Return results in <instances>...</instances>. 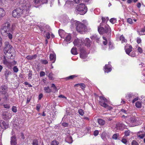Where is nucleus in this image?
<instances>
[{
    "mask_svg": "<svg viewBox=\"0 0 145 145\" xmlns=\"http://www.w3.org/2000/svg\"><path fill=\"white\" fill-rule=\"evenodd\" d=\"M74 46L79 48L80 51V57L82 59H85L87 57L88 53L86 52L84 45L87 47H89L91 44V42L89 38L86 39L84 40L83 39H75L73 42Z\"/></svg>",
    "mask_w": 145,
    "mask_h": 145,
    "instance_id": "nucleus-1",
    "label": "nucleus"
},
{
    "mask_svg": "<svg viewBox=\"0 0 145 145\" xmlns=\"http://www.w3.org/2000/svg\"><path fill=\"white\" fill-rule=\"evenodd\" d=\"M30 7V5L29 1H27L25 3L24 2L19 8H16L13 10L12 12L13 17L20 18L22 16L25 17L29 15Z\"/></svg>",
    "mask_w": 145,
    "mask_h": 145,
    "instance_id": "nucleus-2",
    "label": "nucleus"
},
{
    "mask_svg": "<svg viewBox=\"0 0 145 145\" xmlns=\"http://www.w3.org/2000/svg\"><path fill=\"white\" fill-rule=\"evenodd\" d=\"M16 26L15 24H13L11 25L10 22L7 21L3 24L1 29V32L2 33H5V35H7L9 39L11 40Z\"/></svg>",
    "mask_w": 145,
    "mask_h": 145,
    "instance_id": "nucleus-3",
    "label": "nucleus"
},
{
    "mask_svg": "<svg viewBox=\"0 0 145 145\" xmlns=\"http://www.w3.org/2000/svg\"><path fill=\"white\" fill-rule=\"evenodd\" d=\"M74 23L75 25L77 31L81 33H83L84 32L88 31L89 29L87 27L88 24L86 20H84L82 22L75 20L74 21Z\"/></svg>",
    "mask_w": 145,
    "mask_h": 145,
    "instance_id": "nucleus-4",
    "label": "nucleus"
},
{
    "mask_svg": "<svg viewBox=\"0 0 145 145\" xmlns=\"http://www.w3.org/2000/svg\"><path fill=\"white\" fill-rule=\"evenodd\" d=\"M5 47L4 49V52L8 58L12 59L14 58L13 56L14 50L12 46L9 44L8 42H5Z\"/></svg>",
    "mask_w": 145,
    "mask_h": 145,
    "instance_id": "nucleus-5",
    "label": "nucleus"
},
{
    "mask_svg": "<svg viewBox=\"0 0 145 145\" xmlns=\"http://www.w3.org/2000/svg\"><path fill=\"white\" fill-rule=\"evenodd\" d=\"M88 11V8L84 3H81L77 5L75 8L74 12L75 14H84Z\"/></svg>",
    "mask_w": 145,
    "mask_h": 145,
    "instance_id": "nucleus-6",
    "label": "nucleus"
},
{
    "mask_svg": "<svg viewBox=\"0 0 145 145\" xmlns=\"http://www.w3.org/2000/svg\"><path fill=\"white\" fill-rule=\"evenodd\" d=\"M108 101L107 99L103 96H101L99 97V103L101 106L104 107L109 110L112 109V107L108 105L107 103Z\"/></svg>",
    "mask_w": 145,
    "mask_h": 145,
    "instance_id": "nucleus-7",
    "label": "nucleus"
},
{
    "mask_svg": "<svg viewBox=\"0 0 145 145\" xmlns=\"http://www.w3.org/2000/svg\"><path fill=\"white\" fill-rule=\"evenodd\" d=\"M102 24H101L98 27V31L100 34H103L105 33H108L109 34L110 33L111 29L109 26H105V28L103 27H101Z\"/></svg>",
    "mask_w": 145,
    "mask_h": 145,
    "instance_id": "nucleus-8",
    "label": "nucleus"
},
{
    "mask_svg": "<svg viewBox=\"0 0 145 145\" xmlns=\"http://www.w3.org/2000/svg\"><path fill=\"white\" fill-rule=\"evenodd\" d=\"M3 63L4 65H5L8 68H11L12 66L16 64L17 62L15 61H13L12 62L9 61L7 60L5 57L3 58Z\"/></svg>",
    "mask_w": 145,
    "mask_h": 145,
    "instance_id": "nucleus-9",
    "label": "nucleus"
},
{
    "mask_svg": "<svg viewBox=\"0 0 145 145\" xmlns=\"http://www.w3.org/2000/svg\"><path fill=\"white\" fill-rule=\"evenodd\" d=\"M122 117L124 118L125 120V122L127 124L129 123V122H127V120L131 123L135 122L136 121V118L135 117H130L129 116H125V115H123Z\"/></svg>",
    "mask_w": 145,
    "mask_h": 145,
    "instance_id": "nucleus-10",
    "label": "nucleus"
},
{
    "mask_svg": "<svg viewBox=\"0 0 145 145\" xmlns=\"http://www.w3.org/2000/svg\"><path fill=\"white\" fill-rule=\"evenodd\" d=\"M12 116V114L8 112H4L2 114V117L5 120L10 119Z\"/></svg>",
    "mask_w": 145,
    "mask_h": 145,
    "instance_id": "nucleus-11",
    "label": "nucleus"
},
{
    "mask_svg": "<svg viewBox=\"0 0 145 145\" xmlns=\"http://www.w3.org/2000/svg\"><path fill=\"white\" fill-rule=\"evenodd\" d=\"M111 63V62H109L108 64L105 65L104 68V71L105 72L108 73V72H110L112 71V66L110 64Z\"/></svg>",
    "mask_w": 145,
    "mask_h": 145,
    "instance_id": "nucleus-12",
    "label": "nucleus"
},
{
    "mask_svg": "<svg viewBox=\"0 0 145 145\" xmlns=\"http://www.w3.org/2000/svg\"><path fill=\"white\" fill-rule=\"evenodd\" d=\"M116 127L120 130H123L124 129L127 127V126L123 123H119L116 125Z\"/></svg>",
    "mask_w": 145,
    "mask_h": 145,
    "instance_id": "nucleus-13",
    "label": "nucleus"
},
{
    "mask_svg": "<svg viewBox=\"0 0 145 145\" xmlns=\"http://www.w3.org/2000/svg\"><path fill=\"white\" fill-rule=\"evenodd\" d=\"M132 47L131 45H127L125 47V51L126 53L130 55V52L132 50Z\"/></svg>",
    "mask_w": 145,
    "mask_h": 145,
    "instance_id": "nucleus-14",
    "label": "nucleus"
},
{
    "mask_svg": "<svg viewBox=\"0 0 145 145\" xmlns=\"http://www.w3.org/2000/svg\"><path fill=\"white\" fill-rule=\"evenodd\" d=\"M49 58L50 61L52 63H55L56 59V54L54 52H53L52 53H51L50 55Z\"/></svg>",
    "mask_w": 145,
    "mask_h": 145,
    "instance_id": "nucleus-15",
    "label": "nucleus"
},
{
    "mask_svg": "<svg viewBox=\"0 0 145 145\" xmlns=\"http://www.w3.org/2000/svg\"><path fill=\"white\" fill-rule=\"evenodd\" d=\"M65 141L69 143H72L73 142V139L70 134L68 135L66 137Z\"/></svg>",
    "mask_w": 145,
    "mask_h": 145,
    "instance_id": "nucleus-16",
    "label": "nucleus"
},
{
    "mask_svg": "<svg viewBox=\"0 0 145 145\" xmlns=\"http://www.w3.org/2000/svg\"><path fill=\"white\" fill-rule=\"evenodd\" d=\"M10 144L11 145H17V140L16 138V137L14 135H13L11 137Z\"/></svg>",
    "mask_w": 145,
    "mask_h": 145,
    "instance_id": "nucleus-17",
    "label": "nucleus"
},
{
    "mask_svg": "<svg viewBox=\"0 0 145 145\" xmlns=\"http://www.w3.org/2000/svg\"><path fill=\"white\" fill-rule=\"evenodd\" d=\"M2 121V120H0V126L2 128L4 129H5L8 128V123H6L5 121H3L2 122V123H1V122Z\"/></svg>",
    "mask_w": 145,
    "mask_h": 145,
    "instance_id": "nucleus-18",
    "label": "nucleus"
},
{
    "mask_svg": "<svg viewBox=\"0 0 145 145\" xmlns=\"http://www.w3.org/2000/svg\"><path fill=\"white\" fill-rule=\"evenodd\" d=\"M7 87L5 85L2 86L0 88V91L2 94H5L7 91Z\"/></svg>",
    "mask_w": 145,
    "mask_h": 145,
    "instance_id": "nucleus-19",
    "label": "nucleus"
},
{
    "mask_svg": "<svg viewBox=\"0 0 145 145\" xmlns=\"http://www.w3.org/2000/svg\"><path fill=\"white\" fill-rule=\"evenodd\" d=\"M73 5V2L72 1H67L64 5L65 7H70Z\"/></svg>",
    "mask_w": 145,
    "mask_h": 145,
    "instance_id": "nucleus-20",
    "label": "nucleus"
},
{
    "mask_svg": "<svg viewBox=\"0 0 145 145\" xmlns=\"http://www.w3.org/2000/svg\"><path fill=\"white\" fill-rule=\"evenodd\" d=\"M137 136L141 139H142L145 136V133L143 131L138 132L137 133Z\"/></svg>",
    "mask_w": 145,
    "mask_h": 145,
    "instance_id": "nucleus-21",
    "label": "nucleus"
},
{
    "mask_svg": "<svg viewBox=\"0 0 145 145\" xmlns=\"http://www.w3.org/2000/svg\"><path fill=\"white\" fill-rule=\"evenodd\" d=\"M5 14V12L4 9L0 7V19H2Z\"/></svg>",
    "mask_w": 145,
    "mask_h": 145,
    "instance_id": "nucleus-22",
    "label": "nucleus"
},
{
    "mask_svg": "<svg viewBox=\"0 0 145 145\" xmlns=\"http://www.w3.org/2000/svg\"><path fill=\"white\" fill-rule=\"evenodd\" d=\"M126 97L127 99H129V101H131V99L134 98V95L133 93H128Z\"/></svg>",
    "mask_w": 145,
    "mask_h": 145,
    "instance_id": "nucleus-23",
    "label": "nucleus"
},
{
    "mask_svg": "<svg viewBox=\"0 0 145 145\" xmlns=\"http://www.w3.org/2000/svg\"><path fill=\"white\" fill-rule=\"evenodd\" d=\"M32 145H43L42 142H39L37 140L35 139L33 141Z\"/></svg>",
    "mask_w": 145,
    "mask_h": 145,
    "instance_id": "nucleus-24",
    "label": "nucleus"
},
{
    "mask_svg": "<svg viewBox=\"0 0 145 145\" xmlns=\"http://www.w3.org/2000/svg\"><path fill=\"white\" fill-rule=\"evenodd\" d=\"M80 86L81 89H85L86 87V85L84 83L76 84L74 85V86Z\"/></svg>",
    "mask_w": 145,
    "mask_h": 145,
    "instance_id": "nucleus-25",
    "label": "nucleus"
},
{
    "mask_svg": "<svg viewBox=\"0 0 145 145\" xmlns=\"http://www.w3.org/2000/svg\"><path fill=\"white\" fill-rule=\"evenodd\" d=\"M91 38L92 39L95 40L96 42H98L100 37H99L97 34H95L92 35V36L91 37Z\"/></svg>",
    "mask_w": 145,
    "mask_h": 145,
    "instance_id": "nucleus-26",
    "label": "nucleus"
},
{
    "mask_svg": "<svg viewBox=\"0 0 145 145\" xmlns=\"http://www.w3.org/2000/svg\"><path fill=\"white\" fill-rule=\"evenodd\" d=\"M138 33L140 35H145V27L142 28L140 31H138Z\"/></svg>",
    "mask_w": 145,
    "mask_h": 145,
    "instance_id": "nucleus-27",
    "label": "nucleus"
},
{
    "mask_svg": "<svg viewBox=\"0 0 145 145\" xmlns=\"http://www.w3.org/2000/svg\"><path fill=\"white\" fill-rule=\"evenodd\" d=\"M97 122L101 126L104 125L105 123V121L103 119H99L97 120Z\"/></svg>",
    "mask_w": 145,
    "mask_h": 145,
    "instance_id": "nucleus-28",
    "label": "nucleus"
},
{
    "mask_svg": "<svg viewBox=\"0 0 145 145\" xmlns=\"http://www.w3.org/2000/svg\"><path fill=\"white\" fill-rule=\"evenodd\" d=\"M37 56V55H34L33 56H28L26 57V58L29 60H31V59H34L36 58Z\"/></svg>",
    "mask_w": 145,
    "mask_h": 145,
    "instance_id": "nucleus-29",
    "label": "nucleus"
},
{
    "mask_svg": "<svg viewBox=\"0 0 145 145\" xmlns=\"http://www.w3.org/2000/svg\"><path fill=\"white\" fill-rule=\"evenodd\" d=\"M135 105L137 108H140L142 107L141 102L139 101H137L135 103Z\"/></svg>",
    "mask_w": 145,
    "mask_h": 145,
    "instance_id": "nucleus-30",
    "label": "nucleus"
},
{
    "mask_svg": "<svg viewBox=\"0 0 145 145\" xmlns=\"http://www.w3.org/2000/svg\"><path fill=\"white\" fill-rule=\"evenodd\" d=\"M44 90L46 93H49L51 92L52 90L50 88V87H44Z\"/></svg>",
    "mask_w": 145,
    "mask_h": 145,
    "instance_id": "nucleus-31",
    "label": "nucleus"
},
{
    "mask_svg": "<svg viewBox=\"0 0 145 145\" xmlns=\"http://www.w3.org/2000/svg\"><path fill=\"white\" fill-rule=\"evenodd\" d=\"M71 40V36L70 34H68L66 36L65 40L68 43H70Z\"/></svg>",
    "mask_w": 145,
    "mask_h": 145,
    "instance_id": "nucleus-32",
    "label": "nucleus"
},
{
    "mask_svg": "<svg viewBox=\"0 0 145 145\" xmlns=\"http://www.w3.org/2000/svg\"><path fill=\"white\" fill-rule=\"evenodd\" d=\"M17 1L16 2V5H18V6H21L20 7L22 6V3H23L24 2L26 3L28 1H23V3H22L21 2H22L21 0H16Z\"/></svg>",
    "mask_w": 145,
    "mask_h": 145,
    "instance_id": "nucleus-33",
    "label": "nucleus"
},
{
    "mask_svg": "<svg viewBox=\"0 0 145 145\" xmlns=\"http://www.w3.org/2000/svg\"><path fill=\"white\" fill-rule=\"evenodd\" d=\"M120 40H121L122 43H124V42H126L127 40L125 39L123 35H121L120 37Z\"/></svg>",
    "mask_w": 145,
    "mask_h": 145,
    "instance_id": "nucleus-34",
    "label": "nucleus"
},
{
    "mask_svg": "<svg viewBox=\"0 0 145 145\" xmlns=\"http://www.w3.org/2000/svg\"><path fill=\"white\" fill-rule=\"evenodd\" d=\"M71 53L72 54H74V55H76V54H78V52L77 51L76 48H73L71 50Z\"/></svg>",
    "mask_w": 145,
    "mask_h": 145,
    "instance_id": "nucleus-35",
    "label": "nucleus"
},
{
    "mask_svg": "<svg viewBox=\"0 0 145 145\" xmlns=\"http://www.w3.org/2000/svg\"><path fill=\"white\" fill-rule=\"evenodd\" d=\"M78 75L76 74L72 75L70 76H68L66 77L65 79L66 80H69V79H73L74 78L76 77H77Z\"/></svg>",
    "mask_w": 145,
    "mask_h": 145,
    "instance_id": "nucleus-36",
    "label": "nucleus"
},
{
    "mask_svg": "<svg viewBox=\"0 0 145 145\" xmlns=\"http://www.w3.org/2000/svg\"><path fill=\"white\" fill-rule=\"evenodd\" d=\"M11 72L10 71H6L5 72V75L6 77V78L7 79L8 78L9 75H10V74H11Z\"/></svg>",
    "mask_w": 145,
    "mask_h": 145,
    "instance_id": "nucleus-37",
    "label": "nucleus"
},
{
    "mask_svg": "<svg viewBox=\"0 0 145 145\" xmlns=\"http://www.w3.org/2000/svg\"><path fill=\"white\" fill-rule=\"evenodd\" d=\"M58 33L60 37L61 38H63V35L65 33L64 30L59 29L58 31Z\"/></svg>",
    "mask_w": 145,
    "mask_h": 145,
    "instance_id": "nucleus-38",
    "label": "nucleus"
},
{
    "mask_svg": "<svg viewBox=\"0 0 145 145\" xmlns=\"http://www.w3.org/2000/svg\"><path fill=\"white\" fill-rule=\"evenodd\" d=\"M106 135L107 133L106 132L104 131L103 132L101 135V137L102 138L103 140H106Z\"/></svg>",
    "mask_w": 145,
    "mask_h": 145,
    "instance_id": "nucleus-39",
    "label": "nucleus"
},
{
    "mask_svg": "<svg viewBox=\"0 0 145 145\" xmlns=\"http://www.w3.org/2000/svg\"><path fill=\"white\" fill-rule=\"evenodd\" d=\"M33 2L35 5L38 6L40 5V0H33Z\"/></svg>",
    "mask_w": 145,
    "mask_h": 145,
    "instance_id": "nucleus-40",
    "label": "nucleus"
},
{
    "mask_svg": "<svg viewBox=\"0 0 145 145\" xmlns=\"http://www.w3.org/2000/svg\"><path fill=\"white\" fill-rule=\"evenodd\" d=\"M103 44L104 46H105L107 43L108 40L105 37H103Z\"/></svg>",
    "mask_w": 145,
    "mask_h": 145,
    "instance_id": "nucleus-41",
    "label": "nucleus"
},
{
    "mask_svg": "<svg viewBox=\"0 0 145 145\" xmlns=\"http://www.w3.org/2000/svg\"><path fill=\"white\" fill-rule=\"evenodd\" d=\"M48 77L50 80H54V78L53 77V74H52V72L49 73Z\"/></svg>",
    "mask_w": 145,
    "mask_h": 145,
    "instance_id": "nucleus-42",
    "label": "nucleus"
},
{
    "mask_svg": "<svg viewBox=\"0 0 145 145\" xmlns=\"http://www.w3.org/2000/svg\"><path fill=\"white\" fill-rule=\"evenodd\" d=\"M59 144L58 141H57L56 140H53L51 143V145H58Z\"/></svg>",
    "mask_w": 145,
    "mask_h": 145,
    "instance_id": "nucleus-43",
    "label": "nucleus"
},
{
    "mask_svg": "<svg viewBox=\"0 0 145 145\" xmlns=\"http://www.w3.org/2000/svg\"><path fill=\"white\" fill-rule=\"evenodd\" d=\"M78 112L79 114L81 116H83L84 114V112L83 109H80L78 110Z\"/></svg>",
    "mask_w": 145,
    "mask_h": 145,
    "instance_id": "nucleus-44",
    "label": "nucleus"
},
{
    "mask_svg": "<svg viewBox=\"0 0 145 145\" xmlns=\"http://www.w3.org/2000/svg\"><path fill=\"white\" fill-rule=\"evenodd\" d=\"M108 45L109 49H113L114 48V46L112 43L110 41H108Z\"/></svg>",
    "mask_w": 145,
    "mask_h": 145,
    "instance_id": "nucleus-45",
    "label": "nucleus"
},
{
    "mask_svg": "<svg viewBox=\"0 0 145 145\" xmlns=\"http://www.w3.org/2000/svg\"><path fill=\"white\" fill-rule=\"evenodd\" d=\"M110 22L112 24H114L116 22V20L114 18H112L110 20Z\"/></svg>",
    "mask_w": 145,
    "mask_h": 145,
    "instance_id": "nucleus-46",
    "label": "nucleus"
},
{
    "mask_svg": "<svg viewBox=\"0 0 145 145\" xmlns=\"http://www.w3.org/2000/svg\"><path fill=\"white\" fill-rule=\"evenodd\" d=\"M51 87L53 88V89L55 91H57V89L54 84H52Z\"/></svg>",
    "mask_w": 145,
    "mask_h": 145,
    "instance_id": "nucleus-47",
    "label": "nucleus"
},
{
    "mask_svg": "<svg viewBox=\"0 0 145 145\" xmlns=\"http://www.w3.org/2000/svg\"><path fill=\"white\" fill-rule=\"evenodd\" d=\"M125 135V136H128L130 134V131L129 130H126L124 132Z\"/></svg>",
    "mask_w": 145,
    "mask_h": 145,
    "instance_id": "nucleus-48",
    "label": "nucleus"
},
{
    "mask_svg": "<svg viewBox=\"0 0 145 145\" xmlns=\"http://www.w3.org/2000/svg\"><path fill=\"white\" fill-rule=\"evenodd\" d=\"M12 110L14 113H16L17 111V107L15 106H13L12 108Z\"/></svg>",
    "mask_w": 145,
    "mask_h": 145,
    "instance_id": "nucleus-49",
    "label": "nucleus"
},
{
    "mask_svg": "<svg viewBox=\"0 0 145 145\" xmlns=\"http://www.w3.org/2000/svg\"><path fill=\"white\" fill-rule=\"evenodd\" d=\"M13 69L14 72H17L18 71L19 69L16 66H14L13 67Z\"/></svg>",
    "mask_w": 145,
    "mask_h": 145,
    "instance_id": "nucleus-50",
    "label": "nucleus"
},
{
    "mask_svg": "<svg viewBox=\"0 0 145 145\" xmlns=\"http://www.w3.org/2000/svg\"><path fill=\"white\" fill-rule=\"evenodd\" d=\"M137 50L138 52L140 54L142 53L143 52V50L142 48H140V46H138L137 48Z\"/></svg>",
    "mask_w": 145,
    "mask_h": 145,
    "instance_id": "nucleus-51",
    "label": "nucleus"
},
{
    "mask_svg": "<svg viewBox=\"0 0 145 145\" xmlns=\"http://www.w3.org/2000/svg\"><path fill=\"white\" fill-rule=\"evenodd\" d=\"M41 62L42 64H47L48 63V61L47 60H41Z\"/></svg>",
    "mask_w": 145,
    "mask_h": 145,
    "instance_id": "nucleus-52",
    "label": "nucleus"
},
{
    "mask_svg": "<svg viewBox=\"0 0 145 145\" xmlns=\"http://www.w3.org/2000/svg\"><path fill=\"white\" fill-rule=\"evenodd\" d=\"M32 76V71H29V74H28V76L29 79H31Z\"/></svg>",
    "mask_w": 145,
    "mask_h": 145,
    "instance_id": "nucleus-53",
    "label": "nucleus"
},
{
    "mask_svg": "<svg viewBox=\"0 0 145 145\" xmlns=\"http://www.w3.org/2000/svg\"><path fill=\"white\" fill-rule=\"evenodd\" d=\"M131 144L132 145H139L138 142H137L135 140H133V141Z\"/></svg>",
    "mask_w": 145,
    "mask_h": 145,
    "instance_id": "nucleus-54",
    "label": "nucleus"
},
{
    "mask_svg": "<svg viewBox=\"0 0 145 145\" xmlns=\"http://www.w3.org/2000/svg\"><path fill=\"white\" fill-rule=\"evenodd\" d=\"M3 107L5 108H9L10 107V106L9 104H4L3 105Z\"/></svg>",
    "mask_w": 145,
    "mask_h": 145,
    "instance_id": "nucleus-55",
    "label": "nucleus"
},
{
    "mask_svg": "<svg viewBox=\"0 0 145 145\" xmlns=\"http://www.w3.org/2000/svg\"><path fill=\"white\" fill-rule=\"evenodd\" d=\"M121 112L123 113H124V114H127V110H125V109H123V108H122L120 110Z\"/></svg>",
    "mask_w": 145,
    "mask_h": 145,
    "instance_id": "nucleus-56",
    "label": "nucleus"
},
{
    "mask_svg": "<svg viewBox=\"0 0 145 145\" xmlns=\"http://www.w3.org/2000/svg\"><path fill=\"white\" fill-rule=\"evenodd\" d=\"M41 105L40 104H37V105L36 109L38 111H39Z\"/></svg>",
    "mask_w": 145,
    "mask_h": 145,
    "instance_id": "nucleus-57",
    "label": "nucleus"
},
{
    "mask_svg": "<svg viewBox=\"0 0 145 145\" xmlns=\"http://www.w3.org/2000/svg\"><path fill=\"white\" fill-rule=\"evenodd\" d=\"M112 138L113 139L116 140L118 138V135L117 134H114L112 136Z\"/></svg>",
    "mask_w": 145,
    "mask_h": 145,
    "instance_id": "nucleus-58",
    "label": "nucleus"
},
{
    "mask_svg": "<svg viewBox=\"0 0 145 145\" xmlns=\"http://www.w3.org/2000/svg\"><path fill=\"white\" fill-rule=\"evenodd\" d=\"M127 22L128 23H130V24H132L133 22L132 19L130 18H129L127 19Z\"/></svg>",
    "mask_w": 145,
    "mask_h": 145,
    "instance_id": "nucleus-59",
    "label": "nucleus"
},
{
    "mask_svg": "<svg viewBox=\"0 0 145 145\" xmlns=\"http://www.w3.org/2000/svg\"><path fill=\"white\" fill-rule=\"evenodd\" d=\"M45 75V73L44 71H41L40 73V77L43 76H44Z\"/></svg>",
    "mask_w": 145,
    "mask_h": 145,
    "instance_id": "nucleus-60",
    "label": "nucleus"
},
{
    "mask_svg": "<svg viewBox=\"0 0 145 145\" xmlns=\"http://www.w3.org/2000/svg\"><path fill=\"white\" fill-rule=\"evenodd\" d=\"M130 56L132 57H135V56H136V54L135 52H132L130 53Z\"/></svg>",
    "mask_w": 145,
    "mask_h": 145,
    "instance_id": "nucleus-61",
    "label": "nucleus"
},
{
    "mask_svg": "<svg viewBox=\"0 0 145 145\" xmlns=\"http://www.w3.org/2000/svg\"><path fill=\"white\" fill-rule=\"evenodd\" d=\"M47 1L48 0H40V4L46 3Z\"/></svg>",
    "mask_w": 145,
    "mask_h": 145,
    "instance_id": "nucleus-62",
    "label": "nucleus"
},
{
    "mask_svg": "<svg viewBox=\"0 0 145 145\" xmlns=\"http://www.w3.org/2000/svg\"><path fill=\"white\" fill-rule=\"evenodd\" d=\"M99 133V131L98 130H95V131L93 132V135L95 136H97L98 135Z\"/></svg>",
    "mask_w": 145,
    "mask_h": 145,
    "instance_id": "nucleus-63",
    "label": "nucleus"
},
{
    "mask_svg": "<svg viewBox=\"0 0 145 145\" xmlns=\"http://www.w3.org/2000/svg\"><path fill=\"white\" fill-rule=\"evenodd\" d=\"M7 1L6 0H0V3L2 4H5L6 3Z\"/></svg>",
    "mask_w": 145,
    "mask_h": 145,
    "instance_id": "nucleus-64",
    "label": "nucleus"
}]
</instances>
